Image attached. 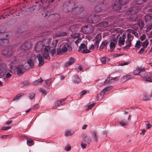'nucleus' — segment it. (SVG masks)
<instances>
[{
    "mask_svg": "<svg viewBox=\"0 0 152 152\" xmlns=\"http://www.w3.org/2000/svg\"><path fill=\"white\" fill-rule=\"evenodd\" d=\"M29 64L30 69L34 67V63L33 60L31 59H29L28 62L26 60L23 61L22 64L16 67L17 73L19 75H23V73L25 72L28 67V65Z\"/></svg>",
    "mask_w": 152,
    "mask_h": 152,
    "instance_id": "1",
    "label": "nucleus"
},
{
    "mask_svg": "<svg viewBox=\"0 0 152 152\" xmlns=\"http://www.w3.org/2000/svg\"><path fill=\"white\" fill-rule=\"evenodd\" d=\"M50 46H45L44 49V52L42 53V56L46 59H49L50 58L49 54L48 53L50 50Z\"/></svg>",
    "mask_w": 152,
    "mask_h": 152,
    "instance_id": "5",
    "label": "nucleus"
},
{
    "mask_svg": "<svg viewBox=\"0 0 152 152\" xmlns=\"http://www.w3.org/2000/svg\"><path fill=\"white\" fill-rule=\"evenodd\" d=\"M45 85L47 86H49L51 83V80H47L45 81Z\"/></svg>",
    "mask_w": 152,
    "mask_h": 152,
    "instance_id": "44",
    "label": "nucleus"
},
{
    "mask_svg": "<svg viewBox=\"0 0 152 152\" xmlns=\"http://www.w3.org/2000/svg\"><path fill=\"white\" fill-rule=\"evenodd\" d=\"M81 41V38H78L75 42V43L76 45H77Z\"/></svg>",
    "mask_w": 152,
    "mask_h": 152,
    "instance_id": "58",
    "label": "nucleus"
},
{
    "mask_svg": "<svg viewBox=\"0 0 152 152\" xmlns=\"http://www.w3.org/2000/svg\"><path fill=\"white\" fill-rule=\"evenodd\" d=\"M113 82H114V77H107L105 80L104 81V83L106 84H107Z\"/></svg>",
    "mask_w": 152,
    "mask_h": 152,
    "instance_id": "21",
    "label": "nucleus"
},
{
    "mask_svg": "<svg viewBox=\"0 0 152 152\" xmlns=\"http://www.w3.org/2000/svg\"><path fill=\"white\" fill-rule=\"evenodd\" d=\"M83 139L87 143L89 144L91 141L90 137L86 134H84L83 136Z\"/></svg>",
    "mask_w": 152,
    "mask_h": 152,
    "instance_id": "17",
    "label": "nucleus"
},
{
    "mask_svg": "<svg viewBox=\"0 0 152 152\" xmlns=\"http://www.w3.org/2000/svg\"><path fill=\"white\" fill-rule=\"evenodd\" d=\"M94 44H91L89 45V49L90 50H93L94 49Z\"/></svg>",
    "mask_w": 152,
    "mask_h": 152,
    "instance_id": "63",
    "label": "nucleus"
},
{
    "mask_svg": "<svg viewBox=\"0 0 152 152\" xmlns=\"http://www.w3.org/2000/svg\"><path fill=\"white\" fill-rule=\"evenodd\" d=\"M125 37L123 36L122 37H120L118 39V45L121 46L122 45H124L125 42Z\"/></svg>",
    "mask_w": 152,
    "mask_h": 152,
    "instance_id": "20",
    "label": "nucleus"
},
{
    "mask_svg": "<svg viewBox=\"0 0 152 152\" xmlns=\"http://www.w3.org/2000/svg\"><path fill=\"white\" fill-rule=\"evenodd\" d=\"M9 42V41L6 38H2L0 39V45H6Z\"/></svg>",
    "mask_w": 152,
    "mask_h": 152,
    "instance_id": "16",
    "label": "nucleus"
},
{
    "mask_svg": "<svg viewBox=\"0 0 152 152\" xmlns=\"http://www.w3.org/2000/svg\"><path fill=\"white\" fill-rule=\"evenodd\" d=\"M133 39L132 38V39H127L126 41V45L128 46H131V42Z\"/></svg>",
    "mask_w": 152,
    "mask_h": 152,
    "instance_id": "37",
    "label": "nucleus"
},
{
    "mask_svg": "<svg viewBox=\"0 0 152 152\" xmlns=\"http://www.w3.org/2000/svg\"><path fill=\"white\" fill-rule=\"evenodd\" d=\"M33 142V141L30 138H28L27 140V144L29 146H31L32 144H31Z\"/></svg>",
    "mask_w": 152,
    "mask_h": 152,
    "instance_id": "42",
    "label": "nucleus"
},
{
    "mask_svg": "<svg viewBox=\"0 0 152 152\" xmlns=\"http://www.w3.org/2000/svg\"><path fill=\"white\" fill-rule=\"evenodd\" d=\"M140 9L138 7L136 6L130 7L129 9L128 13L131 15H134L139 12Z\"/></svg>",
    "mask_w": 152,
    "mask_h": 152,
    "instance_id": "9",
    "label": "nucleus"
},
{
    "mask_svg": "<svg viewBox=\"0 0 152 152\" xmlns=\"http://www.w3.org/2000/svg\"><path fill=\"white\" fill-rule=\"evenodd\" d=\"M39 107V106L38 104L34 105L33 107V108L34 110H37Z\"/></svg>",
    "mask_w": 152,
    "mask_h": 152,
    "instance_id": "54",
    "label": "nucleus"
},
{
    "mask_svg": "<svg viewBox=\"0 0 152 152\" xmlns=\"http://www.w3.org/2000/svg\"><path fill=\"white\" fill-rule=\"evenodd\" d=\"M76 26L73 25L71 26L70 29L72 31H74L75 29Z\"/></svg>",
    "mask_w": 152,
    "mask_h": 152,
    "instance_id": "52",
    "label": "nucleus"
},
{
    "mask_svg": "<svg viewBox=\"0 0 152 152\" xmlns=\"http://www.w3.org/2000/svg\"><path fill=\"white\" fill-rule=\"evenodd\" d=\"M74 9V11L76 12V14H83L82 11L83 10V7L79 6L76 7H75Z\"/></svg>",
    "mask_w": 152,
    "mask_h": 152,
    "instance_id": "13",
    "label": "nucleus"
},
{
    "mask_svg": "<svg viewBox=\"0 0 152 152\" xmlns=\"http://www.w3.org/2000/svg\"><path fill=\"white\" fill-rule=\"evenodd\" d=\"M132 77V76L130 75H128L123 76L121 79V81L122 83H124Z\"/></svg>",
    "mask_w": 152,
    "mask_h": 152,
    "instance_id": "18",
    "label": "nucleus"
},
{
    "mask_svg": "<svg viewBox=\"0 0 152 152\" xmlns=\"http://www.w3.org/2000/svg\"><path fill=\"white\" fill-rule=\"evenodd\" d=\"M100 26L101 27H106L108 25V22H102L99 23Z\"/></svg>",
    "mask_w": 152,
    "mask_h": 152,
    "instance_id": "32",
    "label": "nucleus"
},
{
    "mask_svg": "<svg viewBox=\"0 0 152 152\" xmlns=\"http://www.w3.org/2000/svg\"><path fill=\"white\" fill-rule=\"evenodd\" d=\"M115 46V42H111L110 44V47L111 50H114Z\"/></svg>",
    "mask_w": 152,
    "mask_h": 152,
    "instance_id": "35",
    "label": "nucleus"
},
{
    "mask_svg": "<svg viewBox=\"0 0 152 152\" xmlns=\"http://www.w3.org/2000/svg\"><path fill=\"white\" fill-rule=\"evenodd\" d=\"M63 104H62V102H61V101L60 100L58 101L56 103V107H54V109H55L57 107L63 105Z\"/></svg>",
    "mask_w": 152,
    "mask_h": 152,
    "instance_id": "39",
    "label": "nucleus"
},
{
    "mask_svg": "<svg viewBox=\"0 0 152 152\" xmlns=\"http://www.w3.org/2000/svg\"><path fill=\"white\" fill-rule=\"evenodd\" d=\"M87 48L86 45L84 44H82L80 45V47H79V49L78 51L80 52L82 50V49L84 50Z\"/></svg>",
    "mask_w": 152,
    "mask_h": 152,
    "instance_id": "28",
    "label": "nucleus"
},
{
    "mask_svg": "<svg viewBox=\"0 0 152 152\" xmlns=\"http://www.w3.org/2000/svg\"><path fill=\"white\" fill-rule=\"evenodd\" d=\"M35 94L34 93H31L29 95V98L30 99H32L34 97Z\"/></svg>",
    "mask_w": 152,
    "mask_h": 152,
    "instance_id": "57",
    "label": "nucleus"
},
{
    "mask_svg": "<svg viewBox=\"0 0 152 152\" xmlns=\"http://www.w3.org/2000/svg\"><path fill=\"white\" fill-rule=\"evenodd\" d=\"M31 44L29 42H26L22 44L20 47L21 50H28L31 48Z\"/></svg>",
    "mask_w": 152,
    "mask_h": 152,
    "instance_id": "10",
    "label": "nucleus"
},
{
    "mask_svg": "<svg viewBox=\"0 0 152 152\" xmlns=\"http://www.w3.org/2000/svg\"><path fill=\"white\" fill-rule=\"evenodd\" d=\"M73 133H72L70 131H66L65 133V135L66 136L71 135Z\"/></svg>",
    "mask_w": 152,
    "mask_h": 152,
    "instance_id": "45",
    "label": "nucleus"
},
{
    "mask_svg": "<svg viewBox=\"0 0 152 152\" xmlns=\"http://www.w3.org/2000/svg\"><path fill=\"white\" fill-rule=\"evenodd\" d=\"M142 42L140 41H137V42L136 45L135 46V48H139L141 46Z\"/></svg>",
    "mask_w": 152,
    "mask_h": 152,
    "instance_id": "33",
    "label": "nucleus"
},
{
    "mask_svg": "<svg viewBox=\"0 0 152 152\" xmlns=\"http://www.w3.org/2000/svg\"><path fill=\"white\" fill-rule=\"evenodd\" d=\"M112 88V87L111 86L109 87H107L104 88L100 93L99 95L100 96L102 97L105 93L106 92V91L109 90Z\"/></svg>",
    "mask_w": 152,
    "mask_h": 152,
    "instance_id": "19",
    "label": "nucleus"
},
{
    "mask_svg": "<svg viewBox=\"0 0 152 152\" xmlns=\"http://www.w3.org/2000/svg\"><path fill=\"white\" fill-rule=\"evenodd\" d=\"M73 80L74 83H78L80 81V80L77 75H75L73 77Z\"/></svg>",
    "mask_w": 152,
    "mask_h": 152,
    "instance_id": "24",
    "label": "nucleus"
},
{
    "mask_svg": "<svg viewBox=\"0 0 152 152\" xmlns=\"http://www.w3.org/2000/svg\"><path fill=\"white\" fill-rule=\"evenodd\" d=\"M81 148L83 149L85 148L87 146L86 144H84L83 142H82L81 144Z\"/></svg>",
    "mask_w": 152,
    "mask_h": 152,
    "instance_id": "61",
    "label": "nucleus"
},
{
    "mask_svg": "<svg viewBox=\"0 0 152 152\" xmlns=\"http://www.w3.org/2000/svg\"><path fill=\"white\" fill-rule=\"evenodd\" d=\"M82 30L83 33L87 34H90L93 31V28L90 25L84 26L82 28Z\"/></svg>",
    "mask_w": 152,
    "mask_h": 152,
    "instance_id": "7",
    "label": "nucleus"
},
{
    "mask_svg": "<svg viewBox=\"0 0 152 152\" xmlns=\"http://www.w3.org/2000/svg\"><path fill=\"white\" fill-rule=\"evenodd\" d=\"M18 61V59L15 57L11 58L10 60L12 64H15Z\"/></svg>",
    "mask_w": 152,
    "mask_h": 152,
    "instance_id": "34",
    "label": "nucleus"
},
{
    "mask_svg": "<svg viewBox=\"0 0 152 152\" xmlns=\"http://www.w3.org/2000/svg\"><path fill=\"white\" fill-rule=\"evenodd\" d=\"M75 61V60L73 58H71L66 64V66H68L72 65Z\"/></svg>",
    "mask_w": 152,
    "mask_h": 152,
    "instance_id": "23",
    "label": "nucleus"
},
{
    "mask_svg": "<svg viewBox=\"0 0 152 152\" xmlns=\"http://www.w3.org/2000/svg\"><path fill=\"white\" fill-rule=\"evenodd\" d=\"M129 0H116L115 5L113 7V9L116 10L121 11V6L124 5L127 3Z\"/></svg>",
    "mask_w": 152,
    "mask_h": 152,
    "instance_id": "3",
    "label": "nucleus"
},
{
    "mask_svg": "<svg viewBox=\"0 0 152 152\" xmlns=\"http://www.w3.org/2000/svg\"><path fill=\"white\" fill-rule=\"evenodd\" d=\"M108 43L109 42L107 40H105L102 42L100 46V49L101 50L104 49V47H106Z\"/></svg>",
    "mask_w": 152,
    "mask_h": 152,
    "instance_id": "22",
    "label": "nucleus"
},
{
    "mask_svg": "<svg viewBox=\"0 0 152 152\" xmlns=\"http://www.w3.org/2000/svg\"><path fill=\"white\" fill-rule=\"evenodd\" d=\"M67 34V33L65 32H59L57 33L56 34V36L58 37H61L66 36Z\"/></svg>",
    "mask_w": 152,
    "mask_h": 152,
    "instance_id": "27",
    "label": "nucleus"
},
{
    "mask_svg": "<svg viewBox=\"0 0 152 152\" xmlns=\"http://www.w3.org/2000/svg\"><path fill=\"white\" fill-rule=\"evenodd\" d=\"M98 18V16H89L87 19V22L89 23H96L98 22V19L95 20V18Z\"/></svg>",
    "mask_w": 152,
    "mask_h": 152,
    "instance_id": "11",
    "label": "nucleus"
},
{
    "mask_svg": "<svg viewBox=\"0 0 152 152\" xmlns=\"http://www.w3.org/2000/svg\"><path fill=\"white\" fill-rule=\"evenodd\" d=\"M62 50L61 48H58L57 50V54L58 55H59L61 54L62 53H63L62 52Z\"/></svg>",
    "mask_w": 152,
    "mask_h": 152,
    "instance_id": "56",
    "label": "nucleus"
},
{
    "mask_svg": "<svg viewBox=\"0 0 152 152\" xmlns=\"http://www.w3.org/2000/svg\"><path fill=\"white\" fill-rule=\"evenodd\" d=\"M149 42L148 41H145L142 43V46L144 48H146Z\"/></svg>",
    "mask_w": 152,
    "mask_h": 152,
    "instance_id": "43",
    "label": "nucleus"
},
{
    "mask_svg": "<svg viewBox=\"0 0 152 152\" xmlns=\"http://www.w3.org/2000/svg\"><path fill=\"white\" fill-rule=\"evenodd\" d=\"M109 60L108 58L105 57H103L101 58V61L103 64H104L107 61H108Z\"/></svg>",
    "mask_w": 152,
    "mask_h": 152,
    "instance_id": "30",
    "label": "nucleus"
},
{
    "mask_svg": "<svg viewBox=\"0 0 152 152\" xmlns=\"http://www.w3.org/2000/svg\"><path fill=\"white\" fill-rule=\"evenodd\" d=\"M15 51L13 50L12 46H10L2 51V54L6 56H12L15 52Z\"/></svg>",
    "mask_w": 152,
    "mask_h": 152,
    "instance_id": "4",
    "label": "nucleus"
},
{
    "mask_svg": "<svg viewBox=\"0 0 152 152\" xmlns=\"http://www.w3.org/2000/svg\"><path fill=\"white\" fill-rule=\"evenodd\" d=\"M102 37L101 35L99 34H97L96 37V42H99L100 41Z\"/></svg>",
    "mask_w": 152,
    "mask_h": 152,
    "instance_id": "36",
    "label": "nucleus"
},
{
    "mask_svg": "<svg viewBox=\"0 0 152 152\" xmlns=\"http://www.w3.org/2000/svg\"><path fill=\"white\" fill-rule=\"evenodd\" d=\"M144 51L145 50L143 48H141L138 52V53L140 54H141L144 52Z\"/></svg>",
    "mask_w": 152,
    "mask_h": 152,
    "instance_id": "62",
    "label": "nucleus"
},
{
    "mask_svg": "<svg viewBox=\"0 0 152 152\" xmlns=\"http://www.w3.org/2000/svg\"><path fill=\"white\" fill-rule=\"evenodd\" d=\"M75 4L73 1L66 2L63 5V9L64 11L68 12L74 9Z\"/></svg>",
    "mask_w": 152,
    "mask_h": 152,
    "instance_id": "2",
    "label": "nucleus"
},
{
    "mask_svg": "<svg viewBox=\"0 0 152 152\" xmlns=\"http://www.w3.org/2000/svg\"><path fill=\"white\" fill-rule=\"evenodd\" d=\"M42 81H43V80H42V78H40V79L35 81L34 82V83L35 85L40 84L42 83Z\"/></svg>",
    "mask_w": 152,
    "mask_h": 152,
    "instance_id": "31",
    "label": "nucleus"
},
{
    "mask_svg": "<svg viewBox=\"0 0 152 152\" xmlns=\"http://www.w3.org/2000/svg\"><path fill=\"white\" fill-rule=\"evenodd\" d=\"M152 18L151 15H148L145 16V20L146 22L148 23L151 20Z\"/></svg>",
    "mask_w": 152,
    "mask_h": 152,
    "instance_id": "26",
    "label": "nucleus"
},
{
    "mask_svg": "<svg viewBox=\"0 0 152 152\" xmlns=\"http://www.w3.org/2000/svg\"><path fill=\"white\" fill-rule=\"evenodd\" d=\"M142 78V80L145 79L148 76V74L143 68H142L139 75Z\"/></svg>",
    "mask_w": 152,
    "mask_h": 152,
    "instance_id": "12",
    "label": "nucleus"
},
{
    "mask_svg": "<svg viewBox=\"0 0 152 152\" xmlns=\"http://www.w3.org/2000/svg\"><path fill=\"white\" fill-rule=\"evenodd\" d=\"M143 80L146 81L150 82H152V79L151 78L149 77H146L145 78V79H144Z\"/></svg>",
    "mask_w": 152,
    "mask_h": 152,
    "instance_id": "48",
    "label": "nucleus"
},
{
    "mask_svg": "<svg viewBox=\"0 0 152 152\" xmlns=\"http://www.w3.org/2000/svg\"><path fill=\"white\" fill-rule=\"evenodd\" d=\"M45 46L42 41H39L36 44L35 48L36 51H41L43 49H44Z\"/></svg>",
    "mask_w": 152,
    "mask_h": 152,
    "instance_id": "6",
    "label": "nucleus"
},
{
    "mask_svg": "<svg viewBox=\"0 0 152 152\" xmlns=\"http://www.w3.org/2000/svg\"><path fill=\"white\" fill-rule=\"evenodd\" d=\"M146 0H136V3L137 4H142L146 2Z\"/></svg>",
    "mask_w": 152,
    "mask_h": 152,
    "instance_id": "38",
    "label": "nucleus"
},
{
    "mask_svg": "<svg viewBox=\"0 0 152 152\" xmlns=\"http://www.w3.org/2000/svg\"><path fill=\"white\" fill-rule=\"evenodd\" d=\"M37 57L39 62L38 66H42L44 64V60L42 57L40 55H38Z\"/></svg>",
    "mask_w": 152,
    "mask_h": 152,
    "instance_id": "15",
    "label": "nucleus"
},
{
    "mask_svg": "<svg viewBox=\"0 0 152 152\" xmlns=\"http://www.w3.org/2000/svg\"><path fill=\"white\" fill-rule=\"evenodd\" d=\"M137 24L139 26L140 29H142L144 25V22L141 20H139L137 21Z\"/></svg>",
    "mask_w": 152,
    "mask_h": 152,
    "instance_id": "25",
    "label": "nucleus"
},
{
    "mask_svg": "<svg viewBox=\"0 0 152 152\" xmlns=\"http://www.w3.org/2000/svg\"><path fill=\"white\" fill-rule=\"evenodd\" d=\"M56 53V50L54 49L51 50L50 52V54L53 56Z\"/></svg>",
    "mask_w": 152,
    "mask_h": 152,
    "instance_id": "55",
    "label": "nucleus"
},
{
    "mask_svg": "<svg viewBox=\"0 0 152 152\" xmlns=\"http://www.w3.org/2000/svg\"><path fill=\"white\" fill-rule=\"evenodd\" d=\"M127 37L128 38V39H132V38H133V37L132 35L130 34H128L127 35Z\"/></svg>",
    "mask_w": 152,
    "mask_h": 152,
    "instance_id": "64",
    "label": "nucleus"
},
{
    "mask_svg": "<svg viewBox=\"0 0 152 152\" xmlns=\"http://www.w3.org/2000/svg\"><path fill=\"white\" fill-rule=\"evenodd\" d=\"M7 67L4 64H0V78H2L7 72Z\"/></svg>",
    "mask_w": 152,
    "mask_h": 152,
    "instance_id": "8",
    "label": "nucleus"
},
{
    "mask_svg": "<svg viewBox=\"0 0 152 152\" xmlns=\"http://www.w3.org/2000/svg\"><path fill=\"white\" fill-rule=\"evenodd\" d=\"M90 52V51L88 49H87V48L82 51V53H88Z\"/></svg>",
    "mask_w": 152,
    "mask_h": 152,
    "instance_id": "50",
    "label": "nucleus"
},
{
    "mask_svg": "<svg viewBox=\"0 0 152 152\" xmlns=\"http://www.w3.org/2000/svg\"><path fill=\"white\" fill-rule=\"evenodd\" d=\"M58 41V40L57 39H56L54 40H53L52 43L53 46H56L57 45Z\"/></svg>",
    "mask_w": 152,
    "mask_h": 152,
    "instance_id": "51",
    "label": "nucleus"
},
{
    "mask_svg": "<svg viewBox=\"0 0 152 152\" xmlns=\"http://www.w3.org/2000/svg\"><path fill=\"white\" fill-rule=\"evenodd\" d=\"M132 28L134 30L137 31L140 29L139 26L137 23L134 24L133 25Z\"/></svg>",
    "mask_w": 152,
    "mask_h": 152,
    "instance_id": "40",
    "label": "nucleus"
},
{
    "mask_svg": "<svg viewBox=\"0 0 152 152\" xmlns=\"http://www.w3.org/2000/svg\"><path fill=\"white\" fill-rule=\"evenodd\" d=\"M104 7V4L103 3H101L95 7V10L98 12L101 11Z\"/></svg>",
    "mask_w": 152,
    "mask_h": 152,
    "instance_id": "14",
    "label": "nucleus"
},
{
    "mask_svg": "<svg viewBox=\"0 0 152 152\" xmlns=\"http://www.w3.org/2000/svg\"><path fill=\"white\" fill-rule=\"evenodd\" d=\"M119 123L120 124L123 126L127 125L128 124L127 122L123 121H120Z\"/></svg>",
    "mask_w": 152,
    "mask_h": 152,
    "instance_id": "49",
    "label": "nucleus"
},
{
    "mask_svg": "<svg viewBox=\"0 0 152 152\" xmlns=\"http://www.w3.org/2000/svg\"><path fill=\"white\" fill-rule=\"evenodd\" d=\"M146 37V35L144 34L142 35L140 37V40L141 41H143Z\"/></svg>",
    "mask_w": 152,
    "mask_h": 152,
    "instance_id": "53",
    "label": "nucleus"
},
{
    "mask_svg": "<svg viewBox=\"0 0 152 152\" xmlns=\"http://www.w3.org/2000/svg\"><path fill=\"white\" fill-rule=\"evenodd\" d=\"M61 49L62 50V51L63 52V53H65L67 50V48L65 47L64 46L63 47H62Z\"/></svg>",
    "mask_w": 152,
    "mask_h": 152,
    "instance_id": "47",
    "label": "nucleus"
},
{
    "mask_svg": "<svg viewBox=\"0 0 152 152\" xmlns=\"http://www.w3.org/2000/svg\"><path fill=\"white\" fill-rule=\"evenodd\" d=\"M92 136L94 138V140L96 142H97V138L96 137V133L95 132H93L92 133Z\"/></svg>",
    "mask_w": 152,
    "mask_h": 152,
    "instance_id": "41",
    "label": "nucleus"
},
{
    "mask_svg": "<svg viewBox=\"0 0 152 152\" xmlns=\"http://www.w3.org/2000/svg\"><path fill=\"white\" fill-rule=\"evenodd\" d=\"M71 147L70 146L67 145L65 148V150L67 151H69L71 150Z\"/></svg>",
    "mask_w": 152,
    "mask_h": 152,
    "instance_id": "60",
    "label": "nucleus"
},
{
    "mask_svg": "<svg viewBox=\"0 0 152 152\" xmlns=\"http://www.w3.org/2000/svg\"><path fill=\"white\" fill-rule=\"evenodd\" d=\"M11 127L8 126H6V127H3L2 129H1V130H7L9 129H11Z\"/></svg>",
    "mask_w": 152,
    "mask_h": 152,
    "instance_id": "59",
    "label": "nucleus"
},
{
    "mask_svg": "<svg viewBox=\"0 0 152 152\" xmlns=\"http://www.w3.org/2000/svg\"><path fill=\"white\" fill-rule=\"evenodd\" d=\"M142 68H139L134 70L133 72L134 75H139L140 72Z\"/></svg>",
    "mask_w": 152,
    "mask_h": 152,
    "instance_id": "29",
    "label": "nucleus"
},
{
    "mask_svg": "<svg viewBox=\"0 0 152 152\" xmlns=\"http://www.w3.org/2000/svg\"><path fill=\"white\" fill-rule=\"evenodd\" d=\"M35 6L34 7V5H33L31 6H31H29L28 8L29 9V10L31 11V12H32L35 10Z\"/></svg>",
    "mask_w": 152,
    "mask_h": 152,
    "instance_id": "46",
    "label": "nucleus"
}]
</instances>
